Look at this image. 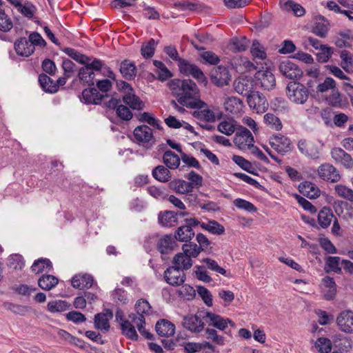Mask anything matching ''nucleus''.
Here are the masks:
<instances>
[{"instance_id":"obj_1","label":"nucleus","mask_w":353,"mask_h":353,"mask_svg":"<svg viewBox=\"0 0 353 353\" xmlns=\"http://www.w3.org/2000/svg\"><path fill=\"white\" fill-rule=\"evenodd\" d=\"M63 51L77 62L84 65L78 73L80 81L88 85H93L94 78L97 72L101 71L103 63L97 58L81 54L74 48H64Z\"/></svg>"},{"instance_id":"obj_2","label":"nucleus","mask_w":353,"mask_h":353,"mask_svg":"<svg viewBox=\"0 0 353 353\" xmlns=\"http://www.w3.org/2000/svg\"><path fill=\"white\" fill-rule=\"evenodd\" d=\"M181 92L175 93L178 103L188 108L194 109L207 107L208 104L200 99V91L196 83L190 79H183Z\"/></svg>"},{"instance_id":"obj_3","label":"nucleus","mask_w":353,"mask_h":353,"mask_svg":"<svg viewBox=\"0 0 353 353\" xmlns=\"http://www.w3.org/2000/svg\"><path fill=\"white\" fill-rule=\"evenodd\" d=\"M93 85H88L89 88L84 89L82 91V97L81 101L85 104H101L102 99L108 97L106 93L112 88V83L109 79L98 80L96 82L97 88Z\"/></svg>"},{"instance_id":"obj_4","label":"nucleus","mask_w":353,"mask_h":353,"mask_svg":"<svg viewBox=\"0 0 353 353\" xmlns=\"http://www.w3.org/2000/svg\"><path fill=\"white\" fill-rule=\"evenodd\" d=\"M286 94L292 103L300 105L307 101L310 94L306 87L297 81H291L288 84Z\"/></svg>"},{"instance_id":"obj_5","label":"nucleus","mask_w":353,"mask_h":353,"mask_svg":"<svg viewBox=\"0 0 353 353\" xmlns=\"http://www.w3.org/2000/svg\"><path fill=\"white\" fill-rule=\"evenodd\" d=\"M185 224L179 227L174 232V238L180 242L188 243L194 236L193 228L198 226L200 221L194 218L185 219Z\"/></svg>"},{"instance_id":"obj_6","label":"nucleus","mask_w":353,"mask_h":353,"mask_svg":"<svg viewBox=\"0 0 353 353\" xmlns=\"http://www.w3.org/2000/svg\"><path fill=\"white\" fill-rule=\"evenodd\" d=\"M180 72L185 76H192L199 82L206 85L208 83L207 78L204 75L203 71L194 63H191L188 61L183 59L181 63H178Z\"/></svg>"},{"instance_id":"obj_7","label":"nucleus","mask_w":353,"mask_h":353,"mask_svg":"<svg viewBox=\"0 0 353 353\" xmlns=\"http://www.w3.org/2000/svg\"><path fill=\"white\" fill-rule=\"evenodd\" d=\"M133 134L137 143L147 149L150 148L156 142L152 129L146 125L136 127Z\"/></svg>"},{"instance_id":"obj_8","label":"nucleus","mask_w":353,"mask_h":353,"mask_svg":"<svg viewBox=\"0 0 353 353\" xmlns=\"http://www.w3.org/2000/svg\"><path fill=\"white\" fill-rule=\"evenodd\" d=\"M192 113V116L199 121H204L206 123H214L216 120H220L223 116V113L212 107L210 109L208 105L207 107L196 108Z\"/></svg>"},{"instance_id":"obj_9","label":"nucleus","mask_w":353,"mask_h":353,"mask_svg":"<svg viewBox=\"0 0 353 353\" xmlns=\"http://www.w3.org/2000/svg\"><path fill=\"white\" fill-rule=\"evenodd\" d=\"M203 320L208 324L219 330L224 331L230 324L232 327L234 326V322L228 318H224L220 315L210 312H205L203 315L201 314Z\"/></svg>"},{"instance_id":"obj_10","label":"nucleus","mask_w":353,"mask_h":353,"mask_svg":"<svg viewBox=\"0 0 353 353\" xmlns=\"http://www.w3.org/2000/svg\"><path fill=\"white\" fill-rule=\"evenodd\" d=\"M163 278L169 285L172 286H179L185 282L186 276L183 270L172 265L168 267L165 270Z\"/></svg>"},{"instance_id":"obj_11","label":"nucleus","mask_w":353,"mask_h":353,"mask_svg":"<svg viewBox=\"0 0 353 353\" xmlns=\"http://www.w3.org/2000/svg\"><path fill=\"white\" fill-rule=\"evenodd\" d=\"M210 80L217 87H223L229 85L231 75L226 67L219 65L211 70Z\"/></svg>"},{"instance_id":"obj_12","label":"nucleus","mask_w":353,"mask_h":353,"mask_svg":"<svg viewBox=\"0 0 353 353\" xmlns=\"http://www.w3.org/2000/svg\"><path fill=\"white\" fill-rule=\"evenodd\" d=\"M254 137L245 127L240 126L234 135V143L241 150L253 147Z\"/></svg>"},{"instance_id":"obj_13","label":"nucleus","mask_w":353,"mask_h":353,"mask_svg":"<svg viewBox=\"0 0 353 353\" xmlns=\"http://www.w3.org/2000/svg\"><path fill=\"white\" fill-rule=\"evenodd\" d=\"M256 82L254 79L250 77H239L234 82V88L236 92L239 94L248 97L255 90Z\"/></svg>"},{"instance_id":"obj_14","label":"nucleus","mask_w":353,"mask_h":353,"mask_svg":"<svg viewBox=\"0 0 353 353\" xmlns=\"http://www.w3.org/2000/svg\"><path fill=\"white\" fill-rule=\"evenodd\" d=\"M280 72L290 79H299L303 75L302 70L290 60L282 61L279 66Z\"/></svg>"},{"instance_id":"obj_15","label":"nucleus","mask_w":353,"mask_h":353,"mask_svg":"<svg viewBox=\"0 0 353 353\" xmlns=\"http://www.w3.org/2000/svg\"><path fill=\"white\" fill-rule=\"evenodd\" d=\"M270 144L278 153L284 154L292 150L290 139L282 134H274L270 139Z\"/></svg>"},{"instance_id":"obj_16","label":"nucleus","mask_w":353,"mask_h":353,"mask_svg":"<svg viewBox=\"0 0 353 353\" xmlns=\"http://www.w3.org/2000/svg\"><path fill=\"white\" fill-rule=\"evenodd\" d=\"M204 312H199L196 314L185 316L182 321L183 326L192 332H200L204 327V322L202 321L201 314L203 315Z\"/></svg>"},{"instance_id":"obj_17","label":"nucleus","mask_w":353,"mask_h":353,"mask_svg":"<svg viewBox=\"0 0 353 353\" xmlns=\"http://www.w3.org/2000/svg\"><path fill=\"white\" fill-rule=\"evenodd\" d=\"M298 148L301 154L312 159L316 160L320 158L321 149L318 144L314 141L301 139L298 143Z\"/></svg>"},{"instance_id":"obj_18","label":"nucleus","mask_w":353,"mask_h":353,"mask_svg":"<svg viewBox=\"0 0 353 353\" xmlns=\"http://www.w3.org/2000/svg\"><path fill=\"white\" fill-rule=\"evenodd\" d=\"M336 323L342 332L353 333V311H341L336 317Z\"/></svg>"},{"instance_id":"obj_19","label":"nucleus","mask_w":353,"mask_h":353,"mask_svg":"<svg viewBox=\"0 0 353 353\" xmlns=\"http://www.w3.org/2000/svg\"><path fill=\"white\" fill-rule=\"evenodd\" d=\"M318 173L320 178L332 183L340 180L341 176L336 168L330 163H324L318 168Z\"/></svg>"},{"instance_id":"obj_20","label":"nucleus","mask_w":353,"mask_h":353,"mask_svg":"<svg viewBox=\"0 0 353 353\" xmlns=\"http://www.w3.org/2000/svg\"><path fill=\"white\" fill-rule=\"evenodd\" d=\"M247 102L250 108L255 110L257 112H265L268 105L265 97L257 91H254L247 97Z\"/></svg>"},{"instance_id":"obj_21","label":"nucleus","mask_w":353,"mask_h":353,"mask_svg":"<svg viewBox=\"0 0 353 353\" xmlns=\"http://www.w3.org/2000/svg\"><path fill=\"white\" fill-rule=\"evenodd\" d=\"M332 158L337 163L344 166L347 169L353 168V159L350 154L341 148H334L331 150Z\"/></svg>"},{"instance_id":"obj_22","label":"nucleus","mask_w":353,"mask_h":353,"mask_svg":"<svg viewBox=\"0 0 353 353\" xmlns=\"http://www.w3.org/2000/svg\"><path fill=\"white\" fill-rule=\"evenodd\" d=\"M176 246V243L174 235L165 234L159 239L157 249L161 254H168L173 251Z\"/></svg>"},{"instance_id":"obj_23","label":"nucleus","mask_w":353,"mask_h":353,"mask_svg":"<svg viewBox=\"0 0 353 353\" xmlns=\"http://www.w3.org/2000/svg\"><path fill=\"white\" fill-rule=\"evenodd\" d=\"M256 79L265 90H270L276 85L274 75L269 70H259L255 74Z\"/></svg>"},{"instance_id":"obj_24","label":"nucleus","mask_w":353,"mask_h":353,"mask_svg":"<svg viewBox=\"0 0 353 353\" xmlns=\"http://www.w3.org/2000/svg\"><path fill=\"white\" fill-rule=\"evenodd\" d=\"M122 101L134 110L141 111L145 108V103L136 95L134 90L123 94Z\"/></svg>"},{"instance_id":"obj_25","label":"nucleus","mask_w":353,"mask_h":353,"mask_svg":"<svg viewBox=\"0 0 353 353\" xmlns=\"http://www.w3.org/2000/svg\"><path fill=\"white\" fill-rule=\"evenodd\" d=\"M113 316L112 312L110 309L106 310V313H98L94 316V327L103 332H108L110 330L109 319Z\"/></svg>"},{"instance_id":"obj_26","label":"nucleus","mask_w":353,"mask_h":353,"mask_svg":"<svg viewBox=\"0 0 353 353\" xmlns=\"http://www.w3.org/2000/svg\"><path fill=\"white\" fill-rule=\"evenodd\" d=\"M93 282L92 276L88 274H75L71 279L72 287L79 290L90 288L92 286Z\"/></svg>"},{"instance_id":"obj_27","label":"nucleus","mask_w":353,"mask_h":353,"mask_svg":"<svg viewBox=\"0 0 353 353\" xmlns=\"http://www.w3.org/2000/svg\"><path fill=\"white\" fill-rule=\"evenodd\" d=\"M14 50L17 54L29 57L34 53L35 48L28 42L26 37H21L14 42Z\"/></svg>"},{"instance_id":"obj_28","label":"nucleus","mask_w":353,"mask_h":353,"mask_svg":"<svg viewBox=\"0 0 353 353\" xmlns=\"http://www.w3.org/2000/svg\"><path fill=\"white\" fill-rule=\"evenodd\" d=\"M155 330L160 336L170 337L174 334L175 325L168 320L160 319L156 323Z\"/></svg>"},{"instance_id":"obj_29","label":"nucleus","mask_w":353,"mask_h":353,"mask_svg":"<svg viewBox=\"0 0 353 353\" xmlns=\"http://www.w3.org/2000/svg\"><path fill=\"white\" fill-rule=\"evenodd\" d=\"M326 102L332 107L341 108L348 104L347 97L343 96L338 89L334 88L325 99Z\"/></svg>"},{"instance_id":"obj_30","label":"nucleus","mask_w":353,"mask_h":353,"mask_svg":"<svg viewBox=\"0 0 353 353\" xmlns=\"http://www.w3.org/2000/svg\"><path fill=\"white\" fill-rule=\"evenodd\" d=\"M299 192L310 199H316L320 195V190L316 185L310 181H303L299 185Z\"/></svg>"},{"instance_id":"obj_31","label":"nucleus","mask_w":353,"mask_h":353,"mask_svg":"<svg viewBox=\"0 0 353 353\" xmlns=\"http://www.w3.org/2000/svg\"><path fill=\"white\" fill-rule=\"evenodd\" d=\"M168 186L174 192L183 194L191 192L194 188L192 183L183 179H174L168 183Z\"/></svg>"},{"instance_id":"obj_32","label":"nucleus","mask_w":353,"mask_h":353,"mask_svg":"<svg viewBox=\"0 0 353 353\" xmlns=\"http://www.w3.org/2000/svg\"><path fill=\"white\" fill-rule=\"evenodd\" d=\"M119 72L125 79L131 81L137 75V68L134 62L125 59L120 64Z\"/></svg>"},{"instance_id":"obj_33","label":"nucleus","mask_w":353,"mask_h":353,"mask_svg":"<svg viewBox=\"0 0 353 353\" xmlns=\"http://www.w3.org/2000/svg\"><path fill=\"white\" fill-rule=\"evenodd\" d=\"M336 217L330 207H323L318 214V223L319 225L325 229L330 225L332 219Z\"/></svg>"},{"instance_id":"obj_34","label":"nucleus","mask_w":353,"mask_h":353,"mask_svg":"<svg viewBox=\"0 0 353 353\" xmlns=\"http://www.w3.org/2000/svg\"><path fill=\"white\" fill-rule=\"evenodd\" d=\"M172 263L174 266L183 271L190 269L193 264L190 255H186L183 252L177 253L174 256Z\"/></svg>"},{"instance_id":"obj_35","label":"nucleus","mask_w":353,"mask_h":353,"mask_svg":"<svg viewBox=\"0 0 353 353\" xmlns=\"http://www.w3.org/2000/svg\"><path fill=\"white\" fill-rule=\"evenodd\" d=\"M39 83L46 92L55 93L59 90V84H57L54 81L44 73L39 74Z\"/></svg>"},{"instance_id":"obj_36","label":"nucleus","mask_w":353,"mask_h":353,"mask_svg":"<svg viewBox=\"0 0 353 353\" xmlns=\"http://www.w3.org/2000/svg\"><path fill=\"white\" fill-rule=\"evenodd\" d=\"M158 219L163 226L172 227L177 224L178 213L168 210L164 212H161L158 215Z\"/></svg>"},{"instance_id":"obj_37","label":"nucleus","mask_w":353,"mask_h":353,"mask_svg":"<svg viewBox=\"0 0 353 353\" xmlns=\"http://www.w3.org/2000/svg\"><path fill=\"white\" fill-rule=\"evenodd\" d=\"M183 346L185 353H196L205 347H208L212 352L214 350V347L207 341L203 343L184 342Z\"/></svg>"},{"instance_id":"obj_38","label":"nucleus","mask_w":353,"mask_h":353,"mask_svg":"<svg viewBox=\"0 0 353 353\" xmlns=\"http://www.w3.org/2000/svg\"><path fill=\"white\" fill-rule=\"evenodd\" d=\"M59 282V279L50 274H43L38 280V285L42 290H50L54 288Z\"/></svg>"},{"instance_id":"obj_39","label":"nucleus","mask_w":353,"mask_h":353,"mask_svg":"<svg viewBox=\"0 0 353 353\" xmlns=\"http://www.w3.org/2000/svg\"><path fill=\"white\" fill-rule=\"evenodd\" d=\"M152 176L157 181L165 183L171 179V173L168 168L163 165H157L152 172Z\"/></svg>"},{"instance_id":"obj_40","label":"nucleus","mask_w":353,"mask_h":353,"mask_svg":"<svg viewBox=\"0 0 353 353\" xmlns=\"http://www.w3.org/2000/svg\"><path fill=\"white\" fill-rule=\"evenodd\" d=\"M249 43V41L245 37H234L229 43V49L234 52H243L248 48Z\"/></svg>"},{"instance_id":"obj_41","label":"nucleus","mask_w":353,"mask_h":353,"mask_svg":"<svg viewBox=\"0 0 353 353\" xmlns=\"http://www.w3.org/2000/svg\"><path fill=\"white\" fill-rule=\"evenodd\" d=\"M135 117L140 122L147 123L150 126L156 128L158 130L163 129L162 126L161 125V121L149 112H145L138 114H135Z\"/></svg>"},{"instance_id":"obj_42","label":"nucleus","mask_w":353,"mask_h":353,"mask_svg":"<svg viewBox=\"0 0 353 353\" xmlns=\"http://www.w3.org/2000/svg\"><path fill=\"white\" fill-rule=\"evenodd\" d=\"M154 65L157 68V79L161 81H165L172 77V72L168 70L165 65L161 61L154 60Z\"/></svg>"},{"instance_id":"obj_43","label":"nucleus","mask_w":353,"mask_h":353,"mask_svg":"<svg viewBox=\"0 0 353 353\" xmlns=\"http://www.w3.org/2000/svg\"><path fill=\"white\" fill-rule=\"evenodd\" d=\"M340 58L341 59L340 65L347 73L352 71L353 68V55L346 50L340 52Z\"/></svg>"},{"instance_id":"obj_44","label":"nucleus","mask_w":353,"mask_h":353,"mask_svg":"<svg viewBox=\"0 0 353 353\" xmlns=\"http://www.w3.org/2000/svg\"><path fill=\"white\" fill-rule=\"evenodd\" d=\"M199 225H200L203 230H207L213 234L221 235L225 232L224 227L214 220L209 221L208 223L200 222Z\"/></svg>"},{"instance_id":"obj_45","label":"nucleus","mask_w":353,"mask_h":353,"mask_svg":"<svg viewBox=\"0 0 353 353\" xmlns=\"http://www.w3.org/2000/svg\"><path fill=\"white\" fill-rule=\"evenodd\" d=\"M163 161L170 169H176L180 165L179 157L171 150L164 152Z\"/></svg>"},{"instance_id":"obj_46","label":"nucleus","mask_w":353,"mask_h":353,"mask_svg":"<svg viewBox=\"0 0 353 353\" xmlns=\"http://www.w3.org/2000/svg\"><path fill=\"white\" fill-rule=\"evenodd\" d=\"M46 269L48 271L52 269V264L50 259L41 258L35 260L31 266V270L36 274L41 273Z\"/></svg>"},{"instance_id":"obj_47","label":"nucleus","mask_w":353,"mask_h":353,"mask_svg":"<svg viewBox=\"0 0 353 353\" xmlns=\"http://www.w3.org/2000/svg\"><path fill=\"white\" fill-rule=\"evenodd\" d=\"M71 305L65 301L55 300L48 302V310L52 313L61 312L70 308Z\"/></svg>"},{"instance_id":"obj_48","label":"nucleus","mask_w":353,"mask_h":353,"mask_svg":"<svg viewBox=\"0 0 353 353\" xmlns=\"http://www.w3.org/2000/svg\"><path fill=\"white\" fill-rule=\"evenodd\" d=\"M158 44L154 39H150L147 43H143L141 48V54L146 59L153 57L155 48Z\"/></svg>"},{"instance_id":"obj_49","label":"nucleus","mask_w":353,"mask_h":353,"mask_svg":"<svg viewBox=\"0 0 353 353\" xmlns=\"http://www.w3.org/2000/svg\"><path fill=\"white\" fill-rule=\"evenodd\" d=\"M17 9L23 17L29 19L34 17L37 11L36 6L30 1H26L24 3H21Z\"/></svg>"},{"instance_id":"obj_50","label":"nucleus","mask_w":353,"mask_h":353,"mask_svg":"<svg viewBox=\"0 0 353 353\" xmlns=\"http://www.w3.org/2000/svg\"><path fill=\"white\" fill-rule=\"evenodd\" d=\"M121 333L128 339L132 341H137L139 336L137 333L135 327L132 325L130 321H124L121 327Z\"/></svg>"},{"instance_id":"obj_51","label":"nucleus","mask_w":353,"mask_h":353,"mask_svg":"<svg viewBox=\"0 0 353 353\" xmlns=\"http://www.w3.org/2000/svg\"><path fill=\"white\" fill-rule=\"evenodd\" d=\"M334 190L339 196L353 203V190L342 184H337Z\"/></svg>"},{"instance_id":"obj_52","label":"nucleus","mask_w":353,"mask_h":353,"mask_svg":"<svg viewBox=\"0 0 353 353\" xmlns=\"http://www.w3.org/2000/svg\"><path fill=\"white\" fill-rule=\"evenodd\" d=\"M233 161L237 164L241 169L246 171L247 172L253 175H258L256 172L252 170V163L244 159L243 157L239 155H234L232 157Z\"/></svg>"},{"instance_id":"obj_53","label":"nucleus","mask_w":353,"mask_h":353,"mask_svg":"<svg viewBox=\"0 0 353 353\" xmlns=\"http://www.w3.org/2000/svg\"><path fill=\"white\" fill-rule=\"evenodd\" d=\"M7 265L10 268L21 270L24 267L25 262L21 255L16 254L8 257Z\"/></svg>"},{"instance_id":"obj_54","label":"nucleus","mask_w":353,"mask_h":353,"mask_svg":"<svg viewBox=\"0 0 353 353\" xmlns=\"http://www.w3.org/2000/svg\"><path fill=\"white\" fill-rule=\"evenodd\" d=\"M336 81L332 77H326L323 83H319L316 85V95L319 93H323L329 90H334L336 88Z\"/></svg>"},{"instance_id":"obj_55","label":"nucleus","mask_w":353,"mask_h":353,"mask_svg":"<svg viewBox=\"0 0 353 353\" xmlns=\"http://www.w3.org/2000/svg\"><path fill=\"white\" fill-rule=\"evenodd\" d=\"M13 27L11 18L6 13L5 10H0V31L9 32Z\"/></svg>"},{"instance_id":"obj_56","label":"nucleus","mask_w":353,"mask_h":353,"mask_svg":"<svg viewBox=\"0 0 353 353\" xmlns=\"http://www.w3.org/2000/svg\"><path fill=\"white\" fill-rule=\"evenodd\" d=\"M182 251L186 255H190V257L196 258L201 252L200 249L198 248V245L194 242H189V243H184L182 245Z\"/></svg>"},{"instance_id":"obj_57","label":"nucleus","mask_w":353,"mask_h":353,"mask_svg":"<svg viewBox=\"0 0 353 353\" xmlns=\"http://www.w3.org/2000/svg\"><path fill=\"white\" fill-rule=\"evenodd\" d=\"M283 9L292 10L296 17L303 16L305 13V9L300 4L294 3L292 0L286 1L283 3Z\"/></svg>"},{"instance_id":"obj_58","label":"nucleus","mask_w":353,"mask_h":353,"mask_svg":"<svg viewBox=\"0 0 353 353\" xmlns=\"http://www.w3.org/2000/svg\"><path fill=\"white\" fill-rule=\"evenodd\" d=\"M264 122L272 129L280 130L282 128L281 120L272 113H267L264 115Z\"/></svg>"},{"instance_id":"obj_59","label":"nucleus","mask_w":353,"mask_h":353,"mask_svg":"<svg viewBox=\"0 0 353 353\" xmlns=\"http://www.w3.org/2000/svg\"><path fill=\"white\" fill-rule=\"evenodd\" d=\"M147 190L150 195L157 199L165 200L168 196V194L165 191V189L160 187L150 185L148 187Z\"/></svg>"},{"instance_id":"obj_60","label":"nucleus","mask_w":353,"mask_h":353,"mask_svg":"<svg viewBox=\"0 0 353 353\" xmlns=\"http://www.w3.org/2000/svg\"><path fill=\"white\" fill-rule=\"evenodd\" d=\"M205 335L206 339L211 340L217 345H222L224 344V337L219 335L216 330L214 328H206L205 330Z\"/></svg>"},{"instance_id":"obj_61","label":"nucleus","mask_w":353,"mask_h":353,"mask_svg":"<svg viewBox=\"0 0 353 353\" xmlns=\"http://www.w3.org/2000/svg\"><path fill=\"white\" fill-rule=\"evenodd\" d=\"M250 52L252 56L255 58H258L262 60L266 59V53L265 50L257 40L253 41Z\"/></svg>"},{"instance_id":"obj_62","label":"nucleus","mask_w":353,"mask_h":353,"mask_svg":"<svg viewBox=\"0 0 353 353\" xmlns=\"http://www.w3.org/2000/svg\"><path fill=\"white\" fill-rule=\"evenodd\" d=\"M242 103L243 102L239 98L232 97L228 98L225 102V106L227 111L233 113L239 109Z\"/></svg>"},{"instance_id":"obj_63","label":"nucleus","mask_w":353,"mask_h":353,"mask_svg":"<svg viewBox=\"0 0 353 353\" xmlns=\"http://www.w3.org/2000/svg\"><path fill=\"white\" fill-rule=\"evenodd\" d=\"M117 116L121 120L128 121L133 117V114L127 105L121 104L116 110Z\"/></svg>"},{"instance_id":"obj_64","label":"nucleus","mask_w":353,"mask_h":353,"mask_svg":"<svg viewBox=\"0 0 353 353\" xmlns=\"http://www.w3.org/2000/svg\"><path fill=\"white\" fill-rule=\"evenodd\" d=\"M334 53V48L323 46L321 52L316 54V61L319 63H326Z\"/></svg>"}]
</instances>
